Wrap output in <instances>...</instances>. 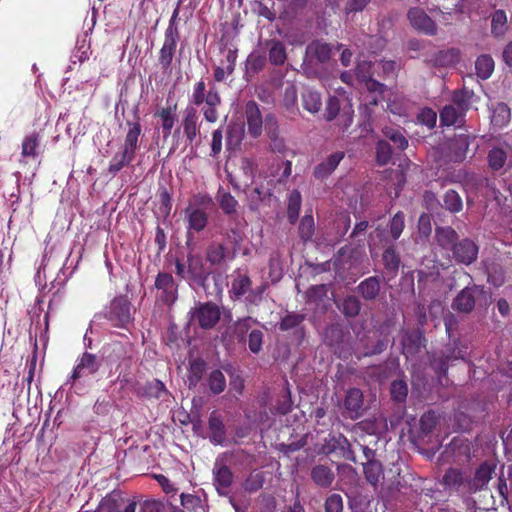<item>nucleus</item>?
Masks as SVG:
<instances>
[{"label": "nucleus", "mask_w": 512, "mask_h": 512, "mask_svg": "<svg viewBox=\"0 0 512 512\" xmlns=\"http://www.w3.org/2000/svg\"><path fill=\"white\" fill-rule=\"evenodd\" d=\"M344 408L352 420L364 415L367 407L364 405V395L359 388H350L346 392Z\"/></svg>", "instance_id": "dca6fc26"}, {"label": "nucleus", "mask_w": 512, "mask_h": 512, "mask_svg": "<svg viewBox=\"0 0 512 512\" xmlns=\"http://www.w3.org/2000/svg\"><path fill=\"white\" fill-rule=\"evenodd\" d=\"M463 7L464 0H440L435 10L439 11L442 20L448 24L450 16L463 13Z\"/></svg>", "instance_id": "72a5a7b5"}, {"label": "nucleus", "mask_w": 512, "mask_h": 512, "mask_svg": "<svg viewBox=\"0 0 512 512\" xmlns=\"http://www.w3.org/2000/svg\"><path fill=\"white\" fill-rule=\"evenodd\" d=\"M320 452L324 455L336 453L340 458L356 463V455L349 440L341 433H330L325 438Z\"/></svg>", "instance_id": "7ed1b4c3"}, {"label": "nucleus", "mask_w": 512, "mask_h": 512, "mask_svg": "<svg viewBox=\"0 0 512 512\" xmlns=\"http://www.w3.org/2000/svg\"><path fill=\"white\" fill-rule=\"evenodd\" d=\"M491 299L490 294L482 286L473 285L462 289L452 302V308L458 312L469 314L476 303L487 305Z\"/></svg>", "instance_id": "f03ea898"}, {"label": "nucleus", "mask_w": 512, "mask_h": 512, "mask_svg": "<svg viewBox=\"0 0 512 512\" xmlns=\"http://www.w3.org/2000/svg\"><path fill=\"white\" fill-rule=\"evenodd\" d=\"M335 304L347 319L356 318L362 309V302L356 295H346L342 300L335 301Z\"/></svg>", "instance_id": "393cba45"}, {"label": "nucleus", "mask_w": 512, "mask_h": 512, "mask_svg": "<svg viewBox=\"0 0 512 512\" xmlns=\"http://www.w3.org/2000/svg\"><path fill=\"white\" fill-rule=\"evenodd\" d=\"M383 133L385 137L390 140L397 149L404 150L408 146L407 139L400 131L393 128H385Z\"/></svg>", "instance_id": "e2e57ef3"}, {"label": "nucleus", "mask_w": 512, "mask_h": 512, "mask_svg": "<svg viewBox=\"0 0 512 512\" xmlns=\"http://www.w3.org/2000/svg\"><path fill=\"white\" fill-rule=\"evenodd\" d=\"M460 50L458 48H449L435 52L429 63L434 67H448L455 65L460 60Z\"/></svg>", "instance_id": "a878e982"}, {"label": "nucleus", "mask_w": 512, "mask_h": 512, "mask_svg": "<svg viewBox=\"0 0 512 512\" xmlns=\"http://www.w3.org/2000/svg\"><path fill=\"white\" fill-rule=\"evenodd\" d=\"M311 479L322 488H328L332 485L335 475L327 465H316L311 469Z\"/></svg>", "instance_id": "7c9ffc66"}, {"label": "nucleus", "mask_w": 512, "mask_h": 512, "mask_svg": "<svg viewBox=\"0 0 512 512\" xmlns=\"http://www.w3.org/2000/svg\"><path fill=\"white\" fill-rule=\"evenodd\" d=\"M365 479L368 483L376 486L383 474V468L380 461H371V463H363Z\"/></svg>", "instance_id": "de8ad7c7"}, {"label": "nucleus", "mask_w": 512, "mask_h": 512, "mask_svg": "<svg viewBox=\"0 0 512 512\" xmlns=\"http://www.w3.org/2000/svg\"><path fill=\"white\" fill-rule=\"evenodd\" d=\"M332 48L329 44L314 40L306 46L302 63L303 73L309 78L326 76V65L331 59Z\"/></svg>", "instance_id": "f257e3e1"}, {"label": "nucleus", "mask_w": 512, "mask_h": 512, "mask_svg": "<svg viewBox=\"0 0 512 512\" xmlns=\"http://www.w3.org/2000/svg\"><path fill=\"white\" fill-rule=\"evenodd\" d=\"M388 345L389 343L386 340L376 336L370 329L359 337V346L365 357L381 354L387 349Z\"/></svg>", "instance_id": "ddd939ff"}, {"label": "nucleus", "mask_w": 512, "mask_h": 512, "mask_svg": "<svg viewBox=\"0 0 512 512\" xmlns=\"http://www.w3.org/2000/svg\"><path fill=\"white\" fill-rule=\"evenodd\" d=\"M218 201L221 209L230 216V219H234L235 215H239L236 211L238 202L231 194L223 193L219 195Z\"/></svg>", "instance_id": "bf43d9fd"}, {"label": "nucleus", "mask_w": 512, "mask_h": 512, "mask_svg": "<svg viewBox=\"0 0 512 512\" xmlns=\"http://www.w3.org/2000/svg\"><path fill=\"white\" fill-rule=\"evenodd\" d=\"M393 154L392 145L387 140H379L376 145V161L379 165H386Z\"/></svg>", "instance_id": "603ef678"}, {"label": "nucleus", "mask_w": 512, "mask_h": 512, "mask_svg": "<svg viewBox=\"0 0 512 512\" xmlns=\"http://www.w3.org/2000/svg\"><path fill=\"white\" fill-rule=\"evenodd\" d=\"M267 135L271 140V148L273 151L282 152L285 148L284 141L279 137L278 122L273 114H268L264 120Z\"/></svg>", "instance_id": "c85d7f7f"}, {"label": "nucleus", "mask_w": 512, "mask_h": 512, "mask_svg": "<svg viewBox=\"0 0 512 512\" xmlns=\"http://www.w3.org/2000/svg\"><path fill=\"white\" fill-rule=\"evenodd\" d=\"M209 389L213 394H220L226 387V380L220 370H213L208 378Z\"/></svg>", "instance_id": "13d9d810"}, {"label": "nucleus", "mask_w": 512, "mask_h": 512, "mask_svg": "<svg viewBox=\"0 0 512 512\" xmlns=\"http://www.w3.org/2000/svg\"><path fill=\"white\" fill-rule=\"evenodd\" d=\"M496 464L490 462H483L479 465V467L475 470L474 476H469V481L467 482V493L473 494L479 491L484 490L489 481L492 479V475L495 473Z\"/></svg>", "instance_id": "0eeeda50"}, {"label": "nucleus", "mask_w": 512, "mask_h": 512, "mask_svg": "<svg viewBox=\"0 0 512 512\" xmlns=\"http://www.w3.org/2000/svg\"><path fill=\"white\" fill-rule=\"evenodd\" d=\"M245 115L248 125V133L257 138L262 133L263 119L259 107L255 101L247 102L245 106Z\"/></svg>", "instance_id": "aec40b11"}, {"label": "nucleus", "mask_w": 512, "mask_h": 512, "mask_svg": "<svg viewBox=\"0 0 512 512\" xmlns=\"http://www.w3.org/2000/svg\"><path fill=\"white\" fill-rule=\"evenodd\" d=\"M452 257L455 262L470 265L476 261L478 256V246L469 238L459 240L451 249Z\"/></svg>", "instance_id": "1a4fd4ad"}, {"label": "nucleus", "mask_w": 512, "mask_h": 512, "mask_svg": "<svg viewBox=\"0 0 512 512\" xmlns=\"http://www.w3.org/2000/svg\"><path fill=\"white\" fill-rule=\"evenodd\" d=\"M209 430L211 440L216 444H222L226 438L225 426L222 419L216 412H212L209 417Z\"/></svg>", "instance_id": "c9c22d12"}, {"label": "nucleus", "mask_w": 512, "mask_h": 512, "mask_svg": "<svg viewBox=\"0 0 512 512\" xmlns=\"http://www.w3.org/2000/svg\"><path fill=\"white\" fill-rule=\"evenodd\" d=\"M510 120V109L507 104L500 102L493 109L491 123L496 127H502Z\"/></svg>", "instance_id": "09e8293b"}, {"label": "nucleus", "mask_w": 512, "mask_h": 512, "mask_svg": "<svg viewBox=\"0 0 512 512\" xmlns=\"http://www.w3.org/2000/svg\"><path fill=\"white\" fill-rule=\"evenodd\" d=\"M245 134L244 123H230L227 129V146L236 149L241 144Z\"/></svg>", "instance_id": "ea45409f"}, {"label": "nucleus", "mask_w": 512, "mask_h": 512, "mask_svg": "<svg viewBox=\"0 0 512 512\" xmlns=\"http://www.w3.org/2000/svg\"><path fill=\"white\" fill-rule=\"evenodd\" d=\"M403 353L406 358L417 355L426 347V338L422 328L408 330L404 333L402 340Z\"/></svg>", "instance_id": "9d476101"}, {"label": "nucleus", "mask_w": 512, "mask_h": 512, "mask_svg": "<svg viewBox=\"0 0 512 512\" xmlns=\"http://www.w3.org/2000/svg\"><path fill=\"white\" fill-rule=\"evenodd\" d=\"M314 219L310 215H305L299 225V235L303 241H308L314 235Z\"/></svg>", "instance_id": "0e129e2a"}, {"label": "nucleus", "mask_w": 512, "mask_h": 512, "mask_svg": "<svg viewBox=\"0 0 512 512\" xmlns=\"http://www.w3.org/2000/svg\"><path fill=\"white\" fill-rule=\"evenodd\" d=\"M470 144V137L468 135H458L455 137L451 149L455 151V159L461 161L465 158L466 152Z\"/></svg>", "instance_id": "6e6d98bb"}, {"label": "nucleus", "mask_w": 512, "mask_h": 512, "mask_svg": "<svg viewBox=\"0 0 512 512\" xmlns=\"http://www.w3.org/2000/svg\"><path fill=\"white\" fill-rule=\"evenodd\" d=\"M431 232V218L427 214H422L418 220V236L414 239V247L411 256H419L429 249V237Z\"/></svg>", "instance_id": "2eb2a0df"}, {"label": "nucleus", "mask_w": 512, "mask_h": 512, "mask_svg": "<svg viewBox=\"0 0 512 512\" xmlns=\"http://www.w3.org/2000/svg\"><path fill=\"white\" fill-rule=\"evenodd\" d=\"M418 284L425 285L428 281H436L440 275L436 259L431 256H421L419 268L416 270Z\"/></svg>", "instance_id": "f3484780"}, {"label": "nucleus", "mask_w": 512, "mask_h": 512, "mask_svg": "<svg viewBox=\"0 0 512 512\" xmlns=\"http://www.w3.org/2000/svg\"><path fill=\"white\" fill-rule=\"evenodd\" d=\"M210 272L205 268L200 255L189 253L187 256V278L196 285L205 288Z\"/></svg>", "instance_id": "9b49d317"}, {"label": "nucleus", "mask_w": 512, "mask_h": 512, "mask_svg": "<svg viewBox=\"0 0 512 512\" xmlns=\"http://www.w3.org/2000/svg\"><path fill=\"white\" fill-rule=\"evenodd\" d=\"M159 115L162 119L164 138H167L171 133V129L173 128L176 115L173 113L170 107L162 109Z\"/></svg>", "instance_id": "774afa93"}, {"label": "nucleus", "mask_w": 512, "mask_h": 512, "mask_svg": "<svg viewBox=\"0 0 512 512\" xmlns=\"http://www.w3.org/2000/svg\"><path fill=\"white\" fill-rule=\"evenodd\" d=\"M435 239L440 247L451 250L459 241V236L450 226H437L435 228Z\"/></svg>", "instance_id": "cd10ccee"}, {"label": "nucleus", "mask_w": 512, "mask_h": 512, "mask_svg": "<svg viewBox=\"0 0 512 512\" xmlns=\"http://www.w3.org/2000/svg\"><path fill=\"white\" fill-rule=\"evenodd\" d=\"M343 157V152H335L331 154L327 157L326 160L314 168V176L318 179H324L328 177L336 169Z\"/></svg>", "instance_id": "c756f323"}, {"label": "nucleus", "mask_w": 512, "mask_h": 512, "mask_svg": "<svg viewBox=\"0 0 512 512\" xmlns=\"http://www.w3.org/2000/svg\"><path fill=\"white\" fill-rule=\"evenodd\" d=\"M384 271L389 278H394L399 270L401 258L394 244L388 245L382 254Z\"/></svg>", "instance_id": "b1692460"}, {"label": "nucleus", "mask_w": 512, "mask_h": 512, "mask_svg": "<svg viewBox=\"0 0 512 512\" xmlns=\"http://www.w3.org/2000/svg\"><path fill=\"white\" fill-rule=\"evenodd\" d=\"M301 207V195L299 191L293 190L288 199L287 217L291 224H294L299 216Z\"/></svg>", "instance_id": "8fccbe9b"}, {"label": "nucleus", "mask_w": 512, "mask_h": 512, "mask_svg": "<svg viewBox=\"0 0 512 512\" xmlns=\"http://www.w3.org/2000/svg\"><path fill=\"white\" fill-rule=\"evenodd\" d=\"M231 249H228L223 243L211 242L206 249V260L213 266L222 265L226 258L229 259Z\"/></svg>", "instance_id": "bb28decb"}, {"label": "nucleus", "mask_w": 512, "mask_h": 512, "mask_svg": "<svg viewBox=\"0 0 512 512\" xmlns=\"http://www.w3.org/2000/svg\"><path fill=\"white\" fill-rule=\"evenodd\" d=\"M130 129L126 135L125 139V147L123 153H125V157L131 156L134 157L135 150L137 147L138 137L141 133V126L139 122L129 123Z\"/></svg>", "instance_id": "4c0bfd02"}, {"label": "nucleus", "mask_w": 512, "mask_h": 512, "mask_svg": "<svg viewBox=\"0 0 512 512\" xmlns=\"http://www.w3.org/2000/svg\"><path fill=\"white\" fill-rule=\"evenodd\" d=\"M487 161L493 171H499L507 161V153L504 149L495 147L488 152Z\"/></svg>", "instance_id": "49530a36"}, {"label": "nucleus", "mask_w": 512, "mask_h": 512, "mask_svg": "<svg viewBox=\"0 0 512 512\" xmlns=\"http://www.w3.org/2000/svg\"><path fill=\"white\" fill-rule=\"evenodd\" d=\"M474 97L475 93L473 90L463 87L453 91L451 101L463 114H465L470 109Z\"/></svg>", "instance_id": "473e14b6"}, {"label": "nucleus", "mask_w": 512, "mask_h": 512, "mask_svg": "<svg viewBox=\"0 0 512 512\" xmlns=\"http://www.w3.org/2000/svg\"><path fill=\"white\" fill-rule=\"evenodd\" d=\"M492 33L495 36H502L507 30V16L503 10H496L492 14Z\"/></svg>", "instance_id": "864d4df0"}, {"label": "nucleus", "mask_w": 512, "mask_h": 512, "mask_svg": "<svg viewBox=\"0 0 512 512\" xmlns=\"http://www.w3.org/2000/svg\"><path fill=\"white\" fill-rule=\"evenodd\" d=\"M370 2L371 0H346L343 11L347 19L363 12Z\"/></svg>", "instance_id": "680f3d73"}, {"label": "nucleus", "mask_w": 512, "mask_h": 512, "mask_svg": "<svg viewBox=\"0 0 512 512\" xmlns=\"http://www.w3.org/2000/svg\"><path fill=\"white\" fill-rule=\"evenodd\" d=\"M186 115L183 120L184 133L187 139L192 142L197 135V111L193 107H189L185 111Z\"/></svg>", "instance_id": "a19ab883"}, {"label": "nucleus", "mask_w": 512, "mask_h": 512, "mask_svg": "<svg viewBox=\"0 0 512 512\" xmlns=\"http://www.w3.org/2000/svg\"><path fill=\"white\" fill-rule=\"evenodd\" d=\"M157 289L163 291L162 299L167 304H172L177 299V284L171 274L160 272L155 280Z\"/></svg>", "instance_id": "412c9836"}, {"label": "nucleus", "mask_w": 512, "mask_h": 512, "mask_svg": "<svg viewBox=\"0 0 512 512\" xmlns=\"http://www.w3.org/2000/svg\"><path fill=\"white\" fill-rule=\"evenodd\" d=\"M174 506H166L160 500H145L140 507V512H172Z\"/></svg>", "instance_id": "338daca9"}, {"label": "nucleus", "mask_w": 512, "mask_h": 512, "mask_svg": "<svg viewBox=\"0 0 512 512\" xmlns=\"http://www.w3.org/2000/svg\"><path fill=\"white\" fill-rule=\"evenodd\" d=\"M306 318V314L297 312H288L279 323L281 331L293 330L294 336L298 343H301L305 337V331L302 323Z\"/></svg>", "instance_id": "a211bd4d"}, {"label": "nucleus", "mask_w": 512, "mask_h": 512, "mask_svg": "<svg viewBox=\"0 0 512 512\" xmlns=\"http://www.w3.org/2000/svg\"><path fill=\"white\" fill-rule=\"evenodd\" d=\"M177 14L178 10L176 9L165 32L164 44L160 50L159 62L162 65V68L165 70L168 69L172 63L176 51V44L179 39L178 30L174 26V21Z\"/></svg>", "instance_id": "20e7f679"}, {"label": "nucleus", "mask_w": 512, "mask_h": 512, "mask_svg": "<svg viewBox=\"0 0 512 512\" xmlns=\"http://www.w3.org/2000/svg\"><path fill=\"white\" fill-rule=\"evenodd\" d=\"M407 18L410 25L417 31L429 36H435L438 28L434 20H432L423 9L413 7L408 10Z\"/></svg>", "instance_id": "6e6552de"}, {"label": "nucleus", "mask_w": 512, "mask_h": 512, "mask_svg": "<svg viewBox=\"0 0 512 512\" xmlns=\"http://www.w3.org/2000/svg\"><path fill=\"white\" fill-rule=\"evenodd\" d=\"M390 396L393 402L404 404L408 396V385L403 379L393 380L390 384Z\"/></svg>", "instance_id": "79ce46f5"}, {"label": "nucleus", "mask_w": 512, "mask_h": 512, "mask_svg": "<svg viewBox=\"0 0 512 512\" xmlns=\"http://www.w3.org/2000/svg\"><path fill=\"white\" fill-rule=\"evenodd\" d=\"M247 222L244 217L235 215L234 219H229V228L225 233L226 239L231 244V253L229 259H234L240 250L241 244L245 239V228Z\"/></svg>", "instance_id": "423d86ee"}, {"label": "nucleus", "mask_w": 512, "mask_h": 512, "mask_svg": "<svg viewBox=\"0 0 512 512\" xmlns=\"http://www.w3.org/2000/svg\"><path fill=\"white\" fill-rule=\"evenodd\" d=\"M446 210L457 213L462 209V199L454 190H448L443 197V205Z\"/></svg>", "instance_id": "5fc2aeb1"}, {"label": "nucleus", "mask_w": 512, "mask_h": 512, "mask_svg": "<svg viewBox=\"0 0 512 512\" xmlns=\"http://www.w3.org/2000/svg\"><path fill=\"white\" fill-rule=\"evenodd\" d=\"M191 318L196 320L202 329L213 328L220 319V309L212 302L200 303L191 310Z\"/></svg>", "instance_id": "39448f33"}, {"label": "nucleus", "mask_w": 512, "mask_h": 512, "mask_svg": "<svg viewBox=\"0 0 512 512\" xmlns=\"http://www.w3.org/2000/svg\"><path fill=\"white\" fill-rule=\"evenodd\" d=\"M251 317H246L236 321L234 324L228 326L224 332L221 333L220 340L228 346L232 343V336L237 338L239 342L245 341V335L251 327Z\"/></svg>", "instance_id": "6ab92c4d"}, {"label": "nucleus", "mask_w": 512, "mask_h": 512, "mask_svg": "<svg viewBox=\"0 0 512 512\" xmlns=\"http://www.w3.org/2000/svg\"><path fill=\"white\" fill-rule=\"evenodd\" d=\"M464 115L454 104L446 105L440 111V121L444 125L450 126L462 121Z\"/></svg>", "instance_id": "37998d69"}, {"label": "nucleus", "mask_w": 512, "mask_h": 512, "mask_svg": "<svg viewBox=\"0 0 512 512\" xmlns=\"http://www.w3.org/2000/svg\"><path fill=\"white\" fill-rule=\"evenodd\" d=\"M355 291L365 300V301H375L381 292V279L378 276H370L364 280H362Z\"/></svg>", "instance_id": "4be33fe9"}, {"label": "nucleus", "mask_w": 512, "mask_h": 512, "mask_svg": "<svg viewBox=\"0 0 512 512\" xmlns=\"http://www.w3.org/2000/svg\"><path fill=\"white\" fill-rule=\"evenodd\" d=\"M449 360H446L440 354L436 353L430 358V365L435 374L441 380L442 377L446 376L449 368Z\"/></svg>", "instance_id": "052dcab7"}, {"label": "nucleus", "mask_w": 512, "mask_h": 512, "mask_svg": "<svg viewBox=\"0 0 512 512\" xmlns=\"http://www.w3.org/2000/svg\"><path fill=\"white\" fill-rule=\"evenodd\" d=\"M99 363L97 362V358L94 354L84 353L80 363L75 368L72 379L76 380L82 376V371L84 369L88 370L89 373H95L98 370Z\"/></svg>", "instance_id": "58836bf2"}, {"label": "nucleus", "mask_w": 512, "mask_h": 512, "mask_svg": "<svg viewBox=\"0 0 512 512\" xmlns=\"http://www.w3.org/2000/svg\"><path fill=\"white\" fill-rule=\"evenodd\" d=\"M214 486L221 496H227L230 492V487L233 483V473L231 469L223 463L222 460L217 459L213 470Z\"/></svg>", "instance_id": "f8f14e48"}, {"label": "nucleus", "mask_w": 512, "mask_h": 512, "mask_svg": "<svg viewBox=\"0 0 512 512\" xmlns=\"http://www.w3.org/2000/svg\"><path fill=\"white\" fill-rule=\"evenodd\" d=\"M438 423V417L434 411L424 413L420 418V430L423 434L428 435L433 431Z\"/></svg>", "instance_id": "69168bd1"}, {"label": "nucleus", "mask_w": 512, "mask_h": 512, "mask_svg": "<svg viewBox=\"0 0 512 512\" xmlns=\"http://www.w3.org/2000/svg\"><path fill=\"white\" fill-rule=\"evenodd\" d=\"M476 74L481 79H488L494 70V61L489 55H481L475 62Z\"/></svg>", "instance_id": "a18cd8bd"}, {"label": "nucleus", "mask_w": 512, "mask_h": 512, "mask_svg": "<svg viewBox=\"0 0 512 512\" xmlns=\"http://www.w3.org/2000/svg\"><path fill=\"white\" fill-rule=\"evenodd\" d=\"M250 288V278L246 275H239L232 282L231 293L234 295L235 299H240L243 295L250 291Z\"/></svg>", "instance_id": "3c124183"}, {"label": "nucleus", "mask_w": 512, "mask_h": 512, "mask_svg": "<svg viewBox=\"0 0 512 512\" xmlns=\"http://www.w3.org/2000/svg\"><path fill=\"white\" fill-rule=\"evenodd\" d=\"M396 325V320L394 316H387L383 321L376 322L373 325V328L370 329L373 331L376 336L381 339L386 340L389 344L394 343V339L391 337L392 331L394 330Z\"/></svg>", "instance_id": "f704fd0d"}, {"label": "nucleus", "mask_w": 512, "mask_h": 512, "mask_svg": "<svg viewBox=\"0 0 512 512\" xmlns=\"http://www.w3.org/2000/svg\"><path fill=\"white\" fill-rule=\"evenodd\" d=\"M301 107L308 113H318L322 107L321 94L311 89L304 90L301 93Z\"/></svg>", "instance_id": "2f4dec72"}, {"label": "nucleus", "mask_w": 512, "mask_h": 512, "mask_svg": "<svg viewBox=\"0 0 512 512\" xmlns=\"http://www.w3.org/2000/svg\"><path fill=\"white\" fill-rule=\"evenodd\" d=\"M269 46V61L273 65H283L287 58L284 44L278 40H272Z\"/></svg>", "instance_id": "c03bdc74"}, {"label": "nucleus", "mask_w": 512, "mask_h": 512, "mask_svg": "<svg viewBox=\"0 0 512 512\" xmlns=\"http://www.w3.org/2000/svg\"><path fill=\"white\" fill-rule=\"evenodd\" d=\"M189 227L197 232L203 230L207 224V215L201 209H192L188 214Z\"/></svg>", "instance_id": "4d7b16f0"}, {"label": "nucleus", "mask_w": 512, "mask_h": 512, "mask_svg": "<svg viewBox=\"0 0 512 512\" xmlns=\"http://www.w3.org/2000/svg\"><path fill=\"white\" fill-rule=\"evenodd\" d=\"M123 502L121 492L114 490L101 500L95 512H118Z\"/></svg>", "instance_id": "e433bc0d"}, {"label": "nucleus", "mask_w": 512, "mask_h": 512, "mask_svg": "<svg viewBox=\"0 0 512 512\" xmlns=\"http://www.w3.org/2000/svg\"><path fill=\"white\" fill-rule=\"evenodd\" d=\"M131 311L132 307L127 299L123 297L116 298L111 303L109 319L116 326L126 327L132 321Z\"/></svg>", "instance_id": "4468645a"}, {"label": "nucleus", "mask_w": 512, "mask_h": 512, "mask_svg": "<svg viewBox=\"0 0 512 512\" xmlns=\"http://www.w3.org/2000/svg\"><path fill=\"white\" fill-rule=\"evenodd\" d=\"M468 481L469 475L457 468H449L443 476V484L457 492L464 491L467 493Z\"/></svg>", "instance_id": "5701e85b"}]
</instances>
